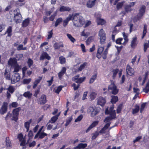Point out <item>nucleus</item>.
I'll return each instance as SVG.
<instances>
[{
  "label": "nucleus",
  "mask_w": 149,
  "mask_h": 149,
  "mask_svg": "<svg viewBox=\"0 0 149 149\" xmlns=\"http://www.w3.org/2000/svg\"><path fill=\"white\" fill-rule=\"evenodd\" d=\"M56 15V13L55 12L53 15H52L49 18V19L52 21H53Z\"/></svg>",
  "instance_id": "obj_57"
},
{
  "label": "nucleus",
  "mask_w": 149,
  "mask_h": 149,
  "mask_svg": "<svg viewBox=\"0 0 149 149\" xmlns=\"http://www.w3.org/2000/svg\"><path fill=\"white\" fill-rule=\"evenodd\" d=\"M10 106H11L15 108L18 106V104L16 102H13L10 104Z\"/></svg>",
  "instance_id": "obj_60"
},
{
  "label": "nucleus",
  "mask_w": 149,
  "mask_h": 149,
  "mask_svg": "<svg viewBox=\"0 0 149 149\" xmlns=\"http://www.w3.org/2000/svg\"><path fill=\"white\" fill-rule=\"evenodd\" d=\"M79 75H77L73 77L72 80L77 84H81L85 79L86 77H79Z\"/></svg>",
  "instance_id": "obj_8"
},
{
  "label": "nucleus",
  "mask_w": 149,
  "mask_h": 149,
  "mask_svg": "<svg viewBox=\"0 0 149 149\" xmlns=\"http://www.w3.org/2000/svg\"><path fill=\"white\" fill-rule=\"evenodd\" d=\"M20 79V77L18 73H14L12 76L11 79V83L14 84L19 81Z\"/></svg>",
  "instance_id": "obj_9"
},
{
  "label": "nucleus",
  "mask_w": 149,
  "mask_h": 149,
  "mask_svg": "<svg viewBox=\"0 0 149 149\" xmlns=\"http://www.w3.org/2000/svg\"><path fill=\"white\" fill-rule=\"evenodd\" d=\"M87 146L86 143H81L78 144L77 146L79 149H83L86 148Z\"/></svg>",
  "instance_id": "obj_36"
},
{
  "label": "nucleus",
  "mask_w": 149,
  "mask_h": 149,
  "mask_svg": "<svg viewBox=\"0 0 149 149\" xmlns=\"http://www.w3.org/2000/svg\"><path fill=\"white\" fill-rule=\"evenodd\" d=\"M108 49L107 48L105 49L103 53L102 54V58L104 59H105L107 58L108 54Z\"/></svg>",
  "instance_id": "obj_33"
},
{
  "label": "nucleus",
  "mask_w": 149,
  "mask_h": 149,
  "mask_svg": "<svg viewBox=\"0 0 149 149\" xmlns=\"http://www.w3.org/2000/svg\"><path fill=\"white\" fill-rule=\"evenodd\" d=\"M95 1H88L86 2V6L88 8H91L95 4Z\"/></svg>",
  "instance_id": "obj_18"
},
{
  "label": "nucleus",
  "mask_w": 149,
  "mask_h": 149,
  "mask_svg": "<svg viewBox=\"0 0 149 149\" xmlns=\"http://www.w3.org/2000/svg\"><path fill=\"white\" fill-rule=\"evenodd\" d=\"M12 29L11 26H9L6 33H8V37H10L11 36L12 31Z\"/></svg>",
  "instance_id": "obj_31"
},
{
  "label": "nucleus",
  "mask_w": 149,
  "mask_h": 149,
  "mask_svg": "<svg viewBox=\"0 0 149 149\" xmlns=\"http://www.w3.org/2000/svg\"><path fill=\"white\" fill-rule=\"evenodd\" d=\"M108 109L107 108L106 109L105 111V114H109L110 115V116L113 119H114L116 117L115 111H113L110 112H108Z\"/></svg>",
  "instance_id": "obj_17"
},
{
  "label": "nucleus",
  "mask_w": 149,
  "mask_h": 149,
  "mask_svg": "<svg viewBox=\"0 0 149 149\" xmlns=\"http://www.w3.org/2000/svg\"><path fill=\"white\" fill-rule=\"evenodd\" d=\"M123 5V2L118 3L117 4V8L118 9H119L121 8Z\"/></svg>",
  "instance_id": "obj_52"
},
{
  "label": "nucleus",
  "mask_w": 149,
  "mask_h": 149,
  "mask_svg": "<svg viewBox=\"0 0 149 149\" xmlns=\"http://www.w3.org/2000/svg\"><path fill=\"white\" fill-rule=\"evenodd\" d=\"M136 38H133L131 42V45L132 47H134L136 45Z\"/></svg>",
  "instance_id": "obj_37"
},
{
  "label": "nucleus",
  "mask_w": 149,
  "mask_h": 149,
  "mask_svg": "<svg viewBox=\"0 0 149 149\" xmlns=\"http://www.w3.org/2000/svg\"><path fill=\"white\" fill-rule=\"evenodd\" d=\"M135 109H132V113L133 114H134L137 113L139 110V107L138 106H135Z\"/></svg>",
  "instance_id": "obj_44"
},
{
  "label": "nucleus",
  "mask_w": 149,
  "mask_h": 149,
  "mask_svg": "<svg viewBox=\"0 0 149 149\" xmlns=\"http://www.w3.org/2000/svg\"><path fill=\"white\" fill-rule=\"evenodd\" d=\"M113 119L110 116L107 117H106L104 119V122L107 123L109 122Z\"/></svg>",
  "instance_id": "obj_56"
},
{
  "label": "nucleus",
  "mask_w": 149,
  "mask_h": 149,
  "mask_svg": "<svg viewBox=\"0 0 149 149\" xmlns=\"http://www.w3.org/2000/svg\"><path fill=\"white\" fill-rule=\"evenodd\" d=\"M8 64L10 66L11 68H14L13 72H18L21 68L17 63V59L15 58H10L8 61Z\"/></svg>",
  "instance_id": "obj_2"
},
{
  "label": "nucleus",
  "mask_w": 149,
  "mask_h": 149,
  "mask_svg": "<svg viewBox=\"0 0 149 149\" xmlns=\"http://www.w3.org/2000/svg\"><path fill=\"white\" fill-rule=\"evenodd\" d=\"M72 15L70 14L66 18L63 20V26L65 27L67 25L68 22L70 20H72Z\"/></svg>",
  "instance_id": "obj_15"
},
{
  "label": "nucleus",
  "mask_w": 149,
  "mask_h": 149,
  "mask_svg": "<svg viewBox=\"0 0 149 149\" xmlns=\"http://www.w3.org/2000/svg\"><path fill=\"white\" fill-rule=\"evenodd\" d=\"M108 91L113 95H115L118 93V90L113 81H111V84L108 86Z\"/></svg>",
  "instance_id": "obj_4"
},
{
  "label": "nucleus",
  "mask_w": 149,
  "mask_h": 149,
  "mask_svg": "<svg viewBox=\"0 0 149 149\" xmlns=\"http://www.w3.org/2000/svg\"><path fill=\"white\" fill-rule=\"evenodd\" d=\"M87 63L86 62H84L83 64H81L79 67L78 68L77 70V72L81 71L84 69L86 66Z\"/></svg>",
  "instance_id": "obj_29"
},
{
  "label": "nucleus",
  "mask_w": 149,
  "mask_h": 149,
  "mask_svg": "<svg viewBox=\"0 0 149 149\" xmlns=\"http://www.w3.org/2000/svg\"><path fill=\"white\" fill-rule=\"evenodd\" d=\"M50 58V57L49 56L47 52H43L40 56V59L41 60H43L45 59H46L48 60H49Z\"/></svg>",
  "instance_id": "obj_14"
},
{
  "label": "nucleus",
  "mask_w": 149,
  "mask_h": 149,
  "mask_svg": "<svg viewBox=\"0 0 149 149\" xmlns=\"http://www.w3.org/2000/svg\"><path fill=\"white\" fill-rule=\"evenodd\" d=\"M100 132L98 131H96L95 133L93 134V136L92 137V139H95L97 136L99 135Z\"/></svg>",
  "instance_id": "obj_47"
},
{
  "label": "nucleus",
  "mask_w": 149,
  "mask_h": 149,
  "mask_svg": "<svg viewBox=\"0 0 149 149\" xmlns=\"http://www.w3.org/2000/svg\"><path fill=\"white\" fill-rule=\"evenodd\" d=\"M21 110V108L19 107L14 109L13 110V116L12 118V119L13 120L16 121L18 119L19 113Z\"/></svg>",
  "instance_id": "obj_7"
},
{
  "label": "nucleus",
  "mask_w": 149,
  "mask_h": 149,
  "mask_svg": "<svg viewBox=\"0 0 149 149\" xmlns=\"http://www.w3.org/2000/svg\"><path fill=\"white\" fill-rule=\"evenodd\" d=\"M22 17L21 15L14 16V20L17 23H20L21 21Z\"/></svg>",
  "instance_id": "obj_20"
},
{
  "label": "nucleus",
  "mask_w": 149,
  "mask_h": 149,
  "mask_svg": "<svg viewBox=\"0 0 149 149\" xmlns=\"http://www.w3.org/2000/svg\"><path fill=\"white\" fill-rule=\"evenodd\" d=\"M147 26L146 24H145L144 25V26L143 27V31L142 36V39H143L144 38V37H145L146 34V33L147 32Z\"/></svg>",
  "instance_id": "obj_34"
},
{
  "label": "nucleus",
  "mask_w": 149,
  "mask_h": 149,
  "mask_svg": "<svg viewBox=\"0 0 149 149\" xmlns=\"http://www.w3.org/2000/svg\"><path fill=\"white\" fill-rule=\"evenodd\" d=\"M63 87V86H58L56 89V90L55 91V92L58 94L60 92L62 88Z\"/></svg>",
  "instance_id": "obj_55"
},
{
  "label": "nucleus",
  "mask_w": 149,
  "mask_h": 149,
  "mask_svg": "<svg viewBox=\"0 0 149 149\" xmlns=\"http://www.w3.org/2000/svg\"><path fill=\"white\" fill-rule=\"evenodd\" d=\"M37 101L38 103L39 104H45L47 102L46 95L44 94L42 95L40 97L37 99Z\"/></svg>",
  "instance_id": "obj_10"
},
{
  "label": "nucleus",
  "mask_w": 149,
  "mask_h": 149,
  "mask_svg": "<svg viewBox=\"0 0 149 149\" xmlns=\"http://www.w3.org/2000/svg\"><path fill=\"white\" fill-rule=\"evenodd\" d=\"M31 79L29 78V79H24L23 81V83L24 84H28L31 81Z\"/></svg>",
  "instance_id": "obj_58"
},
{
  "label": "nucleus",
  "mask_w": 149,
  "mask_h": 149,
  "mask_svg": "<svg viewBox=\"0 0 149 149\" xmlns=\"http://www.w3.org/2000/svg\"><path fill=\"white\" fill-rule=\"evenodd\" d=\"M126 72L127 74L129 75L132 76L134 75V70L129 65H127V66Z\"/></svg>",
  "instance_id": "obj_12"
},
{
  "label": "nucleus",
  "mask_w": 149,
  "mask_h": 149,
  "mask_svg": "<svg viewBox=\"0 0 149 149\" xmlns=\"http://www.w3.org/2000/svg\"><path fill=\"white\" fill-rule=\"evenodd\" d=\"M8 103L6 102H4L0 109V113L3 114L7 112Z\"/></svg>",
  "instance_id": "obj_11"
},
{
  "label": "nucleus",
  "mask_w": 149,
  "mask_h": 149,
  "mask_svg": "<svg viewBox=\"0 0 149 149\" xmlns=\"http://www.w3.org/2000/svg\"><path fill=\"white\" fill-rule=\"evenodd\" d=\"M62 21L63 19L62 18L60 17L58 18L56 21V22L55 24V27H57Z\"/></svg>",
  "instance_id": "obj_32"
},
{
  "label": "nucleus",
  "mask_w": 149,
  "mask_h": 149,
  "mask_svg": "<svg viewBox=\"0 0 149 149\" xmlns=\"http://www.w3.org/2000/svg\"><path fill=\"white\" fill-rule=\"evenodd\" d=\"M98 121H95L93 122L90 126L86 130V132L87 133L89 132L91 129L95 126L98 123Z\"/></svg>",
  "instance_id": "obj_19"
},
{
  "label": "nucleus",
  "mask_w": 149,
  "mask_h": 149,
  "mask_svg": "<svg viewBox=\"0 0 149 149\" xmlns=\"http://www.w3.org/2000/svg\"><path fill=\"white\" fill-rule=\"evenodd\" d=\"M33 60L29 58L28 59L27 61V63L28 65V66L29 68H30L31 66L33 65Z\"/></svg>",
  "instance_id": "obj_49"
},
{
  "label": "nucleus",
  "mask_w": 149,
  "mask_h": 149,
  "mask_svg": "<svg viewBox=\"0 0 149 149\" xmlns=\"http://www.w3.org/2000/svg\"><path fill=\"white\" fill-rule=\"evenodd\" d=\"M10 72L7 69L5 70V72L4 73V75L6 79L8 80H10Z\"/></svg>",
  "instance_id": "obj_24"
},
{
  "label": "nucleus",
  "mask_w": 149,
  "mask_h": 149,
  "mask_svg": "<svg viewBox=\"0 0 149 149\" xmlns=\"http://www.w3.org/2000/svg\"><path fill=\"white\" fill-rule=\"evenodd\" d=\"M96 77L97 75L96 74L93 75L90 79L89 83L90 84L94 82V80L96 79Z\"/></svg>",
  "instance_id": "obj_50"
},
{
  "label": "nucleus",
  "mask_w": 149,
  "mask_h": 149,
  "mask_svg": "<svg viewBox=\"0 0 149 149\" xmlns=\"http://www.w3.org/2000/svg\"><path fill=\"white\" fill-rule=\"evenodd\" d=\"M99 36L100 37L101 44H104L106 40V34L102 29H101L99 31Z\"/></svg>",
  "instance_id": "obj_6"
},
{
  "label": "nucleus",
  "mask_w": 149,
  "mask_h": 149,
  "mask_svg": "<svg viewBox=\"0 0 149 149\" xmlns=\"http://www.w3.org/2000/svg\"><path fill=\"white\" fill-rule=\"evenodd\" d=\"M67 36L72 42L74 43L76 41L75 39L72 36L71 34L68 33L67 34Z\"/></svg>",
  "instance_id": "obj_40"
},
{
  "label": "nucleus",
  "mask_w": 149,
  "mask_h": 149,
  "mask_svg": "<svg viewBox=\"0 0 149 149\" xmlns=\"http://www.w3.org/2000/svg\"><path fill=\"white\" fill-rule=\"evenodd\" d=\"M72 117H69L68 118V119L66 120V124H65V126L66 127L71 122L72 120Z\"/></svg>",
  "instance_id": "obj_54"
},
{
  "label": "nucleus",
  "mask_w": 149,
  "mask_h": 149,
  "mask_svg": "<svg viewBox=\"0 0 149 149\" xmlns=\"http://www.w3.org/2000/svg\"><path fill=\"white\" fill-rule=\"evenodd\" d=\"M144 92L147 93L149 91V81L146 84V86L145 88L143 89Z\"/></svg>",
  "instance_id": "obj_41"
},
{
  "label": "nucleus",
  "mask_w": 149,
  "mask_h": 149,
  "mask_svg": "<svg viewBox=\"0 0 149 149\" xmlns=\"http://www.w3.org/2000/svg\"><path fill=\"white\" fill-rule=\"evenodd\" d=\"M13 114H12L10 113L9 112H8L6 117V120H7L9 118H10L11 120H13L12 119V118L13 117Z\"/></svg>",
  "instance_id": "obj_45"
},
{
  "label": "nucleus",
  "mask_w": 149,
  "mask_h": 149,
  "mask_svg": "<svg viewBox=\"0 0 149 149\" xmlns=\"http://www.w3.org/2000/svg\"><path fill=\"white\" fill-rule=\"evenodd\" d=\"M96 21L98 25H102L105 23L104 19L99 17H96Z\"/></svg>",
  "instance_id": "obj_22"
},
{
  "label": "nucleus",
  "mask_w": 149,
  "mask_h": 149,
  "mask_svg": "<svg viewBox=\"0 0 149 149\" xmlns=\"http://www.w3.org/2000/svg\"><path fill=\"white\" fill-rule=\"evenodd\" d=\"M122 104H120L118 107L117 109V113H120L122 109Z\"/></svg>",
  "instance_id": "obj_51"
},
{
  "label": "nucleus",
  "mask_w": 149,
  "mask_h": 149,
  "mask_svg": "<svg viewBox=\"0 0 149 149\" xmlns=\"http://www.w3.org/2000/svg\"><path fill=\"white\" fill-rule=\"evenodd\" d=\"M54 8V7H53L51 8L49 11L46 12V15L47 16L50 15L51 13L53 11Z\"/></svg>",
  "instance_id": "obj_63"
},
{
  "label": "nucleus",
  "mask_w": 149,
  "mask_h": 149,
  "mask_svg": "<svg viewBox=\"0 0 149 149\" xmlns=\"http://www.w3.org/2000/svg\"><path fill=\"white\" fill-rule=\"evenodd\" d=\"M22 1H18L16 2V6L18 7L22 6L24 4V3H22Z\"/></svg>",
  "instance_id": "obj_59"
},
{
  "label": "nucleus",
  "mask_w": 149,
  "mask_h": 149,
  "mask_svg": "<svg viewBox=\"0 0 149 149\" xmlns=\"http://www.w3.org/2000/svg\"><path fill=\"white\" fill-rule=\"evenodd\" d=\"M31 93L29 91L26 92L24 93L23 94L24 96L26 97H28V98L31 97Z\"/></svg>",
  "instance_id": "obj_48"
},
{
  "label": "nucleus",
  "mask_w": 149,
  "mask_h": 149,
  "mask_svg": "<svg viewBox=\"0 0 149 149\" xmlns=\"http://www.w3.org/2000/svg\"><path fill=\"white\" fill-rule=\"evenodd\" d=\"M47 134L44 132H41L39 134V138L42 139L44 138L45 136H47Z\"/></svg>",
  "instance_id": "obj_53"
},
{
  "label": "nucleus",
  "mask_w": 149,
  "mask_h": 149,
  "mask_svg": "<svg viewBox=\"0 0 149 149\" xmlns=\"http://www.w3.org/2000/svg\"><path fill=\"white\" fill-rule=\"evenodd\" d=\"M14 16H17L21 15L20 13V11L19 9H17L14 11Z\"/></svg>",
  "instance_id": "obj_46"
},
{
  "label": "nucleus",
  "mask_w": 149,
  "mask_h": 149,
  "mask_svg": "<svg viewBox=\"0 0 149 149\" xmlns=\"http://www.w3.org/2000/svg\"><path fill=\"white\" fill-rule=\"evenodd\" d=\"M111 97V102L112 104L115 103L118 101V97L117 96H112Z\"/></svg>",
  "instance_id": "obj_30"
},
{
  "label": "nucleus",
  "mask_w": 149,
  "mask_h": 149,
  "mask_svg": "<svg viewBox=\"0 0 149 149\" xmlns=\"http://www.w3.org/2000/svg\"><path fill=\"white\" fill-rule=\"evenodd\" d=\"M71 10V8L68 7L62 6L59 9L60 12H63L64 11H69Z\"/></svg>",
  "instance_id": "obj_23"
},
{
  "label": "nucleus",
  "mask_w": 149,
  "mask_h": 149,
  "mask_svg": "<svg viewBox=\"0 0 149 149\" xmlns=\"http://www.w3.org/2000/svg\"><path fill=\"white\" fill-rule=\"evenodd\" d=\"M66 68L65 67H63L62 68L61 71L58 73V77L60 79H61L62 77L64 74L66 72Z\"/></svg>",
  "instance_id": "obj_21"
},
{
  "label": "nucleus",
  "mask_w": 149,
  "mask_h": 149,
  "mask_svg": "<svg viewBox=\"0 0 149 149\" xmlns=\"http://www.w3.org/2000/svg\"><path fill=\"white\" fill-rule=\"evenodd\" d=\"M17 49L18 51L21 50H25L26 49V47H23V45L22 44H20L17 47Z\"/></svg>",
  "instance_id": "obj_42"
},
{
  "label": "nucleus",
  "mask_w": 149,
  "mask_h": 149,
  "mask_svg": "<svg viewBox=\"0 0 149 149\" xmlns=\"http://www.w3.org/2000/svg\"><path fill=\"white\" fill-rule=\"evenodd\" d=\"M149 47V44L147 43H145L144 45V51L145 52H146V51L148 48Z\"/></svg>",
  "instance_id": "obj_64"
},
{
  "label": "nucleus",
  "mask_w": 149,
  "mask_h": 149,
  "mask_svg": "<svg viewBox=\"0 0 149 149\" xmlns=\"http://www.w3.org/2000/svg\"><path fill=\"white\" fill-rule=\"evenodd\" d=\"M6 147L8 148H10L11 147V144L10 141L8 138L6 137Z\"/></svg>",
  "instance_id": "obj_28"
},
{
  "label": "nucleus",
  "mask_w": 149,
  "mask_h": 149,
  "mask_svg": "<svg viewBox=\"0 0 149 149\" xmlns=\"http://www.w3.org/2000/svg\"><path fill=\"white\" fill-rule=\"evenodd\" d=\"M100 110L99 107H90L87 110V112L90 113L91 117H93L97 115Z\"/></svg>",
  "instance_id": "obj_3"
},
{
  "label": "nucleus",
  "mask_w": 149,
  "mask_h": 149,
  "mask_svg": "<svg viewBox=\"0 0 149 149\" xmlns=\"http://www.w3.org/2000/svg\"><path fill=\"white\" fill-rule=\"evenodd\" d=\"M16 58L17 60H21L23 57V54H16L15 55Z\"/></svg>",
  "instance_id": "obj_43"
},
{
  "label": "nucleus",
  "mask_w": 149,
  "mask_h": 149,
  "mask_svg": "<svg viewBox=\"0 0 149 149\" xmlns=\"http://www.w3.org/2000/svg\"><path fill=\"white\" fill-rule=\"evenodd\" d=\"M111 123L109 122L107 123L102 128L101 130L99 132L101 134H104L106 133V130L110 126Z\"/></svg>",
  "instance_id": "obj_16"
},
{
  "label": "nucleus",
  "mask_w": 149,
  "mask_h": 149,
  "mask_svg": "<svg viewBox=\"0 0 149 149\" xmlns=\"http://www.w3.org/2000/svg\"><path fill=\"white\" fill-rule=\"evenodd\" d=\"M59 60L60 61V63L61 64H64L66 62V59L63 56H61L59 57Z\"/></svg>",
  "instance_id": "obj_38"
},
{
  "label": "nucleus",
  "mask_w": 149,
  "mask_h": 149,
  "mask_svg": "<svg viewBox=\"0 0 149 149\" xmlns=\"http://www.w3.org/2000/svg\"><path fill=\"white\" fill-rule=\"evenodd\" d=\"M30 20L29 18L25 19L22 22V26L24 27H26L29 25V23Z\"/></svg>",
  "instance_id": "obj_25"
},
{
  "label": "nucleus",
  "mask_w": 149,
  "mask_h": 149,
  "mask_svg": "<svg viewBox=\"0 0 149 149\" xmlns=\"http://www.w3.org/2000/svg\"><path fill=\"white\" fill-rule=\"evenodd\" d=\"M72 15V18L74 25L76 27H81L82 26L84 23L83 17L78 13L73 14Z\"/></svg>",
  "instance_id": "obj_1"
},
{
  "label": "nucleus",
  "mask_w": 149,
  "mask_h": 149,
  "mask_svg": "<svg viewBox=\"0 0 149 149\" xmlns=\"http://www.w3.org/2000/svg\"><path fill=\"white\" fill-rule=\"evenodd\" d=\"M6 89L8 90L7 91L11 93H13L15 91V88L12 86H9Z\"/></svg>",
  "instance_id": "obj_35"
},
{
  "label": "nucleus",
  "mask_w": 149,
  "mask_h": 149,
  "mask_svg": "<svg viewBox=\"0 0 149 149\" xmlns=\"http://www.w3.org/2000/svg\"><path fill=\"white\" fill-rule=\"evenodd\" d=\"M83 118V115L81 114L78 116V117L75 120V122H76L78 121H80Z\"/></svg>",
  "instance_id": "obj_62"
},
{
  "label": "nucleus",
  "mask_w": 149,
  "mask_h": 149,
  "mask_svg": "<svg viewBox=\"0 0 149 149\" xmlns=\"http://www.w3.org/2000/svg\"><path fill=\"white\" fill-rule=\"evenodd\" d=\"M97 94V93L95 92H93L91 93L90 96L91 100H94Z\"/></svg>",
  "instance_id": "obj_39"
},
{
  "label": "nucleus",
  "mask_w": 149,
  "mask_h": 149,
  "mask_svg": "<svg viewBox=\"0 0 149 149\" xmlns=\"http://www.w3.org/2000/svg\"><path fill=\"white\" fill-rule=\"evenodd\" d=\"M58 119V115H55L52 117L49 121V123H55Z\"/></svg>",
  "instance_id": "obj_26"
},
{
  "label": "nucleus",
  "mask_w": 149,
  "mask_h": 149,
  "mask_svg": "<svg viewBox=\"0 0 149 149\" xmlns=\"http://www.w3.org/2000/svg\"><path fill=\"white\" fill-rule=\"evenodd\" d=\"M125 11L127 12L131 11L132 10L131 7L129 6V5L126 6L125 8Z\"/></svg>",
  "instance_id": "obj_61"
},
{
  "label": "nucleus",
  "mask_w": 149,
  "mask_h": 149,
  "mask_svg": "<svg viewBox=\"0 0 149 149\" xmlns=\"http://www.w3.org/2000/svg\"><path fill=\"white\" fill-rule=\"evenodd\" d=\"M146 7L144 5H143L139 9V13L137 16L135 17L134 19L136 21L139 20L141 19L144 14Z\"/></svg>",
  "instance_id": "obj_5"
},
{
  "label": "nucleus",
  "mask_w": 149,
  "mask_h": 149,
  "mask_svg": "<svg viewBox=\"0 0 149 149\" xmlns=\"http://www.w3.org/2000/svg\"><path fill=\"white\" fill-rule=\"evenodd\" d=\"M32 119H30L28 121L25 122L24 123V127L26 129V132H28L29 128V125L30 123L31 122Z\"/></svg>",
  "instance_id": "obj_27"
},
{
  "label": "nucleus",
  "mask_w": 149,
  "mask_h": 149,
  "mask_svg": "<svg viewBox=\"0 0 149 149\" xmlns=\"http://www.w3.org/2000/svg\"><path fill=\"white\" fill-rule=\"evenodd\" d=\"M106 100L104 98L100 97L97 98V104L101 106H103L105 103Z\"/></svg>",
  "instance_id": "obj_13"
}]
</instances>
